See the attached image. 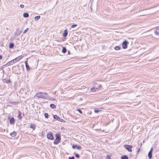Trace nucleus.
Returning <instances> with one entry per match:
<instances>
[{"label":"nucleus","instance_id":"a211bd4d","mask_svg":"<svg viewBox=\"0 0 159 159\" xmlns=\"http://www.w3.org/2000/svg\"><path fill=\"white\" fill-rule=\"evenodd\" d=\"M14 44L13 43H10L9 44V48H12L14 47Z\"/></svg>","mask_w":159,"mask_h":159},{"label":"nucleus","instance_id":"4c0bfd02","mask_svg":"<svg viewBox=\"0 0 159 159\" xmlns=\"http://www.w3.org/2000/svg\"><path fill=\"white\" fill-rule=\"evenodd\" d=\"M70 53H71V52L69 51H68V54L69 55H70Z\"/></svg>","mask_w":159,"mask_h":159},{"label":"nucleus","instance_id":"9b49d317","mask_svg":"<svg viewBox=\"0 0 159 159\" xmlns=\"http://www.w3.org/2000/svg\"><path fill=\"white\" fill-rule=\"evenodd\" d=\"M25 66H26V70H30V68L29 67V65L28 64L27 61H26L25 62Z\"/></svg>","mask_w":159,"mask_h":159},{"label":"nucleus","instance_id":"4be33fe9","mask_svg":"<svg viewBox=\"0 0 159 159\" xmlns=\"http://www.w3.org/2000/svg\"><path fill=\"white\" fill-rule=\"evenodd\" d=\"M155 34L157 35H159V29H157L155 31Z\"/></svg>","mask_w":159,"mask_h":159},{"label":"nucleus","instance_id":"f704fd0d","mask_svg":"<svg viewBox=\"0 0 159 159\" xmlns=\"http://www.w3.org/2000/svg\"><path fill=\"white\" fill-rule=\"evenodd\" d=\"M20 7L21 8H23L24 7V6L23 5L21 4L20 5Z\"/></svg>","mask_w":159,"mask_h":159},{"label":"nucleus","instance_id":"20e7f679","mask_svg":"<svg viewBox=\"0 0 159 159\" xmlns=\"http://www.w3.org/2000/svg\"><path fill=\"white\" fill-rule=\"evenodd\" d=\"M47 138L50 140H53L54 139V137L52 134L51 132H49L47 135Z\"/></svg>","mask_w":159,"mask_h":159},{"label":"nucleus","instance_id":"e433bc0d","mask_svg":"<svg viewBox=\"0 0 159 159\" xmlns=\"http://www.w3.org/2000/svg\"><path fill=\"white\" fill-rule=\"evenodd\" d=\"M140 148H139V149L137 151V153H138L139 152V151H140Z\"/></svg>","mask_w":159,"mask_h":159},{"label":"nucleus","instance_id":"f03ea898","mask_svg":"<svg viewBox=\"0 0 159 159\" xmlns=\"http://www.w3.org/2000/svg\"><path fill=\"white\" fill-rule=\"evenodd\" d=\"M56 139L53 142L54 144H57L60 142L61 140L60 134V133H57L55 134Z\"/></svg>","mask_w":159,"mask_h":159},{"label":"nucleus","instance_id":"58836bf2","mask_svg":"<svg viewBox=\"0 0 159 159\" xmlns=\"http://www.w3.org/2000/svg\"><path fill=\"white\" fill-rule=\"evenodd\" d=\"M2 58V57L1 55H0V60Z\"/></svg>","mask_w":159,"mask_h":159},{"label":"nucleus","instance_id":"f8f14e48","mask_svg":"<svg viewBox=\"0 0 159 159\" xmlns=\"http://www.w3.org/2000/svg\"><path fill=\"white\" fill-rule=\"evenodd\" d=\"M68 30L67 29H66L64 30V33L63 34V35L64 37H66L67 36L68 34Z\"/></svg>","mask_w":159,"mask_h":159},{"label":"nucleus","instance_id":"6ab92c4d","mask_svg":"<svg viewBox=\"0 0 159 159\" xmlns=\"http://www.w3.org/2000/svg\"><path fill=\"white\" fill-rule=\"evenodd\" d=\"M21 113L20 111H19V114L18 116V117L19 119H22V117L21 116Z\"/></svg>","mask_w":159,"mask_h":159},{"label":"nucleus","instance_id":"c9c22d12","mask_svg":"<svg viewBox=\"0 0 159 159\" xmlns=\"http://www.w3.org/2000/svg\"><path fill=\"white\" fill-rule=\"evenodd\" d=\"M64 120H63L61 119H60V120H59V121L61 122H63Z\"/></svg>","mask_w":159,"mask_h":159},{"label":"nucleus","instance_id":"c756f323","mask_svg":"<svg viewBox=\"0 0 159 159\" xmlns=\"http://www.w3.org/2000/svg\"><path fill=\"white\" fill-rule=\"evenodd\" d=\"M29 30V29L28 28H27L26 30H25L24 32H23V33L24 34H25L26 33V32Z\"/></svg>","mask_w":159,"mask_h":159},{"label":"nucleus","instance_id":"79ce46f5","mask_svg":"<svg viewBox=\"0 0 159 159\" xmlns=\"http://www.w3.org/2000/svg\"><path fill=\"white\" fill-rule=\"evenodd\" d=\"M2 72H3V73L4 72V70L3 69V70Z\"/></svg>","mask_w":159,"mask_h":159},{"label":"nucleus","instance_id":"473e14b6","mask_svg":"<svg viewBox=\"0 0 159 159\" xmlns=\"http://www.w3.org/2000/svg\"><path fill=\"white\" fill-rule=\"evenodd\" d=\"M75 157L74 156H72L71 157H69L68 158V159H74Z\"/></svg>","mask_w":159,"mask_h":159},{"label":"nucleus","instance_id":"a878e982","mask_svg":"<svg viewBox=\"0 0 159 159\" xmlns=\"http://www.w3.org/2000/svg\"><path fill=\"white\" fill-rule=\"evenodd\" d=\"M91 91H92V92H96V90H95V88L94 87H93L92 88H91Z\"/></svg>","mask_w":159,"mask_h":159},{"label":"nucleus","instance_id":"393cba45","mask_svg":"<svg viewBox=\"0 0 159 159\" xmlns=\"http://www.w3.org/2000/svg\"><path fill=\"white\" fill-rule=\"evenodd\" d=\"M49 116V115L48 113H46L44 114V116L46 118H48Z\"/></svg>","mask_w":159,"mask_h":159},{"label":"nucleus","instance_id":"a19ab883","mask_svg":"<svg viewBox=\"0 0 159 159\" xmlns=\"http://www.w3.org/2000/svg\"><path fill=\"white\" fill-rule=\"evenodd\" d=\"M95 90H96V91L97 89H98V88H95Z\"/></svg>","mask_w":159,"mask_h":159},{"label":"nucleus","instance_id":"ea45409f","mask_svg":"<svg viewBox=\"0 0 159 159\" xmlns=\"http://www.w3.org/2000/svg\"><path fill=\"white\" fill-rule=\"evenodd\" d=\"M62 144L63 145H64L65 144V143L64 142H63Z\"/></svg>","mask_w":159,"mask_h":159},{"label":"nucleus","instance_id":"4468645a","mask_svg":"<svg viewBox=\"0 0 159 159\" xmlns=\"http://www.w3.org/2000/svg\"><path fill=\"white\" fill-rule=\"evenodd\" d=\"M16 133L15 132L13 131V132L11 133H10V135L12 137H15L16 135Z\"/></svg>","mask_w":159,"mask_h":159},{"label":"nucleus","instance_id":"cd10ccee","mask_svg":"<svg viewBox=\"0 0 159 159\" xmlns=\"http://www.w3.org/2000/svg\"><path fill=\"white\" fill-rule=\"evenodd\" d=\"M4 80H5V79H4ZM11 82V80L9 79L8 80H6L5 82L7 83H10Z\"/></svg>","mask_w":159,"mask_h":159},{"label":"nucleus","instance_id":"bb28decb","mask_svg":"<svg viewBox=\"0 0 159 159\" xmlns=\"http://www.w3.org/2000/svg\"><path fill=\"white\" fill-rule=\"evenodd\" d=\"M101 111V110H99L98 109H95L94 110V112L96 113H98Z\"/></svg>","mask_w":159,"mask_h":159},{"label":"nucleus","instance_id":"f3484780","mask_svg":"<svg viewBox=\"0 0 159 159\" xmlns=\"http://www.w3.org/2000/svg\"><path fill=\"white\" fill-rule=\"evenodd\" d=\"M67 51L66 48L65 47H62V52L63 53H65Z\"/></svg>","mask_w":159,"mask_h":159},{"label":"nucleus","instance_id":"0eeeda50","mask_svg":"<svg viewBox=\"0 0 159 159\" xmlns=\"http://www.w3.org/2000/svg\"><path fill=\"white\" fill-rule=\"evenodd\" d=\"M73 149L76 148L78 150H80L81 149V147L80 146L77 145H73L72 146Z\"/></svg>","mask_w":159,"mask_h":159},{"label":"nucleus","instance_id":"c85d7f7f","mask_svg":"<svg viewBox=\"0 0 159 159\" xmlns=\"http://www.w3.org/2000/svg\"><path fill=\"white\" fill-rule=\"evenodd\" d=\"M75 157L78 158H80V156L79 155L78 153H76L75 154Z\"/></svg>","mask_w":159,"mask_h":159},{"label":"nucleus","instance_id":"423d86ee","mask_svg":"<svg viewBox=\"0 0 159 159\" xmlns=\"http://www.w3.org/2000/svg\"><path fill=\"white\" fill-rule=\"evenodd\" d=\"M153 151V148H151L148 154V157L149 159H151L152 157V152Z\"/></svg>","mask_w":159,"mask_h":159},{"label":"nucleus","instance_id":"412c9836","mask_svg":"<svg viewBox=\"0 0 159 159\" xmlns=\"http://www.w3.org/2000/svg\"><path fill=\"white\" fill-rule=\"evenodd\" d=\"M50 107L52 109L56 108V105L53 104H51L50 105Z\"/></svg>","mask_w":159,"mask_h":159},{"label":"nucleus","instance_id":"1a4fd4ad","mask_svg":"<svg viewBox=\"0 0 159 159\" xmlns=\"http://www.w3.org/2000/svg\"><path fill=\"white\" fill-rule=\"evenodd\" d=\"M14 63H15V62L14 61L13 59L8 62L6 64V65H7L8 66L12 65Z\"/></svg>","mask_w":159,"mask_h":159},{"label":"nucleus","instance_id":"7ed1b4c3","mask_svg":"<svg viewBox=\"0 0 159 159\" xmlns=\"http://www.w3.org/2000/svg\"><path fill=\"white\" fill-rule=\"evenodd\" d=\"M128 44V42L126 40H125L122 44L123 48L124 49H126L127 48Z\"/></svg>","mask_w":159,"mask_h":159},{"label":"nucleus","instance_id":"aec40b11","mask_svg":"<svg viewBox=\"0 0 159 159\" xmlns=\"http://www.w3.org/2000/svg\"><path fill=\"white\" fill-rule=\"evenodd\" d=\"M30 127L31 128L33 129V130H34L35 129V125H34L31 124V125L30 126Z\"/></svg>","mask_w":159,"mask_h":159},{"label":"nucleus","instance_id":"6e6552de","mask_svg":"<svg viewBox=\"0 0 159 159\" xmlns=\"http://www.w3.org/2000/svg\"><path fill=\"white\" fill-rule=\"evenodd\" d=\"M22 55H21L14 59L13 60L15 62V63H16L17 61H19L20 59H21L22 58Z\"/></svg>","mask_w":159,"mask_h":159},{"label":"nucleus","instance_id":"b1692460","mask_svg":"<svg viewBox=\"0 0 159 159\" xmlns=\"http://www.w3.org/2000/svg\"><path fill=\"white\" fill-rule=\"evenodd\" d=\"M40 17L39 16H36L35 17L34 19L36 20H37L40 19Z\"/></svg>","mask_w":159,"mask_h":159},{"label":"nucleus","instance_id":"f257e3e1","mask_svg":"<svg viewBox=\"0 0 159 159\" xmlns=\"http://www.w3.org/2000/svg\"><path fill=\"white\" fill-rule=\"evenodd\" d=\"M35 95L37 98L43 99H47L48 97V94L46 93L39 92Z\"/></svg>","mask_w":159,"mask_h":159},{"label":"nucleus","instance_id":"2eb2a0df","mask_svg":"<svg viewBox=\"0 0 159 159\" xmlns=\"http://www.w3.org/2000/svg\"><path fill=\"white\" fill-rule=\"evenodd\" d=\"M23 16L24 17L27 18L29 16V14L26 12H25L23 13Z\"/></svg>","mask_w":159,"mask_h":159},{"label":"nucleus","instance_id":"72a5a7b5","mask_svg":"<svg viewBox=\"0 0 159 159\" xmlns=\"http://www.w3.org/2000/svg\"><path fill=\"white\" fill-rule=\"evenodd\" d=\"M107 159H111L109 155H107L106 157Z\"/></svg>","mask_w":159,"mask_h":159},{"label":"nucleus","instance_id":"39448f33","mask_svg":"<svg viewBox=\"0 0 159 159\" xmlns=\"http://www.w3.org/2000/svg\"><path fill=\"white\" fill-rule=\"evenodd\" d=\"M124 147L129 152H131L132 151L131 149L132 148V146L125 144L124 145Z\"/></svg>","mask_w":159,"mask_h":159},{"label":"nucleus","instance_id":"2f4dec72","mask_svg":"<svg viewBox=\"0 0 159 159\" xmlns=\"http://www.w3.org/2000/svg\"><path fill=\"white\" fill-rule=\"evenodd\" d=\"M77 25L76 24H73L71 25V27L73 28L76 27Z\"/></svg>","mask_w":159,"mask_h":159},{"label":"nucleus","instance_id":"9d476101","mask_svg":"<svg viewBox=\"0 0 159 159\" xmlns=\"http://www.w3.org/2000/svg\"><path fill=\"white\" fill-rule=\"evenodd\" d=\"M15 120L13 117H11L10 119V123L11 125H14L15 124Z\"/></svg>","mask_w":159,"mask_h":159},{"label":"nucleus","instance_id":"7c9ffc66","mask_svg":"<svg viewBox=\"0 0 159 159\" xmlns=\"http://www.w3.org/2000/svg\"><path fill=\"white\" fill-rule=\"evenodd\" d=\"M77 111H78L80 113V114L82 113V111L81 110H80V109H78L77 110Z\"/></svg>","mask_w":159,"mask_h":159},{"label":"nucleus","instance_id":"5701e85b","mask_svg":"<svg viewBox=\"0 0 159 159\" xmlns=\"http://www.w3.org/2000/svg\"><path fill=\"white\" fill-rule=\"evenodd\" d=\"M114 49L115 50H119L120 49V47H119V46H116L115 47Z\"/></svg>","mask_w":159,"mask_h":159},{"label":"nucleus","instance_id":"ddd939ff","mask_svg":"<svg viewBox=\"0 0 159 159\" xmlns=\"http://www.w3.org/2000/svg\"><path fill=\"white\" fill-rule=\"evenodd\" d=\"M53 117L54 119H55L58 121H59V120L61 119L57 115H54Z\"/></svg>","mask_w":159,"mask_h":159},{"label":"nucleus","instance_id":"dca6fc26","mask_svg":"<svg viewBox=\"0 0 159 159\" xmlns=\"http://www.w3.org/2000/svg\"><path fill=\"white\" fill-rule=\"evenodd\" d=\"M121 159H128V157L127 155H125L121 156Z\"/></svg>","mask_w":159,"mask_h":159}]
</instances>
